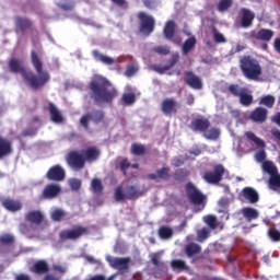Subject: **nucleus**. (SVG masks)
Returning a JSON list of instances; mask_svg holds the SVG:
<instances>
[{
  "mask_svg": "<svg viewBox=\"0 0 280 280\" xmlns=\"http://www.w3.org/2000/svg\"><path fill=\"white\" fill-rule=\"evenodd\" d=\"M126 194H127V199L139 198V196H141V192H139V190H137V187L135 186H128L126 188Z\"/></svg>",
  "mask_w": 280,
  "mask_h": 280,
  "instance_id": "obj_48",
  "label": "nucleus"
},
{
  "mask_svg": "<svg viewBox=\"0 0 280 280\" xmlns=\"http://www.w3.org/2000/svg\"><path fill=\"white\" fill-rule=\"evenodd\" d=\"M275 36V32L271 30L262 28L256 34L257 40H264L265 43H268L272 40V37Z\"/></svg>",
  "mask_w": 280,
  "mask_h": 280,
  "instance_id": "obj_31",
  "label": "nucleus"
},
{
  "mask_svg": "<svg viewBox=\"0 0 280 280\" xmlns=\"http://www.w3.org/2000/svg\"><path fill=\"white\" fill-rule=\"evenodd\" d=\"M240 100V104H242V106H250V104H253V94L250 93V91H248V89H245V91L242 93L241 96H238Z\"/></svg>",
  "mask_w": 280,
  "mask_h": 280,
  "instance_id": "obj_34",
  "label": "nucleus"
},
{
  "mask_svg": "<svg viewBox=\"0 0 280 280\" xmlns=\"http://www.w3.org/2000/svg\"><path fill=\"white\" fill-rule=\"evenodd\" d=\"M81 154L85 162L88 161V163H93L94 161H97L100 159L101 152L97 148L90 147L81 150Z\"/></svg>",
  "mask_w": 280,
  "mask_h": 280,
  "instance_id": "obj_16",
  "label": "nucleus"
},
{
  "mask_svg": "<svg viewBox=\"0 0 280 280\" xmlns=\"http://www.w3.org/2000/svg\"><path fill=\"white\" fill-rule=\"evenodd\" d=\"M205 139H209L211 141H215L220 137V129L212 128L203 133Z\"/></svg>",
  "mask_w": 280,
  "mask_h": 280,
  "instance_id": "obj_44",
  "label": "nucleus"
},
{
  "mask_svg": "<svg viewBox=\"0 0 280 280\" xmlns=\"http://www.w3.org/2000/svg\"><path fill=\"white\" fill-rule=\"evenodd\" d=\"M271 121L280 126V112L271 118Z\"/></svg>",
  "mask_w": 280,
  "mask_h": 280,
  "instance_id": "obj_64",
  "label": "nucleus"
},
{
  "mask_svg": "<svg viewBox=\"0 0 280 280\" xmlns=\"http://www.w3.org/2000/svg\"><path fill=\"white\" fill-rule=\"evenodd\" d=\"M115 199L117 200V202H121V200L128 199V195L124 194V189L121 188V186L116 188Z\"/></svg>",
  "mask_w": 280,
  "mask_h": 280,
  "instance_id": "obj_49",
  "label": "nucleus"
},
{
  "mask_svg": "<svg viewBox=\"0 0 280 280\" xmlns=\"http://www.w3.org/2000/svg\"><path fill=\"white\" fill-rule=\"evenodd\" d=\"M138 16L140 19V32L150 36V34L154 32V18L152 15H148L145 12L139 13Z\"/></svg>",
  "mask_w": 280,
  "mask_h": 280,
  "instance_id": "obj_9",
  "label": "nucleus"
},
{
  "mask_svg": "<svg viewBox=\"0 0 280 280\" xmlns=\"http://www.w3.org/2000/svg\"><path fill=\"white\" fill-rule=\"evenodd\" d=\"M271 135H272V137H275V139H277V141L280 142V130L279 129H277V128L271 129Z\"/></svg>",
  "mask_w": 280,
  "mask_h": 280,
  "instance_id": "obj_63",
  "label": "nucleus"
},
{
  "mask_svg": "<svg viewBox=\"0 0 280 280\" xmlns=\"http://www.w3.org/2000/svg\"><path fill=\"white\" fill-rule=\"evenodd\" d=\"M65 176H66L65 168H62V166L60 165H55L50 167L46 174V178H48V180H56V182L65 180Z\"/></svg>",
  "mask_w": 280,
  "mask_h": 280,
  "instance_id": "obj_13",
  "label": "nucleus"
},
{
  "mask_svg": "<svg viewBox=\"0 0 280 280\" xmlns=\"http://www.w3.org/2000/svg\"><path fill=\"white\" fill-rule=\"evenodd\" d=\"M138 71H139L138 66H128L126 71H125V75L127 78H132V75H135V73H137Z\"/></svg>",
  "mask_w": 280,
  "mask_h": 280,
  "instance_id": "obj_56",
  "label": "nucleus"
},
{
  "mask_svg": "<svg viewBox=\"0 0 280 280\" xmlns=\"http://www.w3.org/2000/svg\"><path fill=\"white\" fill-rule=\"evenodd\" d=\"M261 170L266 174H269V176H275V174H279V168H277V165H275V162L272 161L262 162Z\"/></svg>",
  "mask_w": 280,
  "mask_h": 280,
  "instance_id": "obj_28",
  "label": "nucleus"
},
{
  "mask_svg": "<svg viewBox=\"0 0 280 280\" xmlns=\"http://www.w3.org/2000/svg\"><path fill=\"white\" fill-rule=\"evenodd\" d=\"M185 82L190 86V89H195L197 91L202 89V80H200L198 75L194 74V72H185Z\"/></svg>",
  "mask_w": 280,
  "mask_h": 280,
  "instance_id": "obj_14",
  "label": "nucleus"
},
{
  "mask_svg": "<svg viewBox=\"0 0 280 280\" xmlns=\"http://www.w3.org/2000/svg\"><path fill=\"white\" fill-rule=\"evenodd\" d=\"M151 261L156 268H161L163 266V262L161 261V256L159 254H151Z\"/></svg>",
  "mask_w": 280,
  "mask_h": 280,
  "instance_id": "obj_57",
  "label": "nucleus"
},
{
  "mask_svg": "<svg viewBox=\"0 0 280 280\" xmlns=\"http://www.w3.org/2000/svg\"><path fill=\"white\" fill-rule=\"evenodd\" d=\"M174 30H176V24L174 23V21H168L164 27L165 38H168V39L173 38Z\"/></svg>",
  "mask_w": 280,
  "mask_h": 280,
  "instance_id": "obj_38",
  "label": "nucleus"
},
{
  "mask_svg": "<svg viewBox=\"0 0 280 280\" xmlns=\"http://www.w3.org/2000/svg\"><path fill=\"white\" fill-rule=\"evenodd\" d=\"M268 235L272 242H280V232L276 229H270Z\"/></svg>",
  "mask_w": 280,
  "mask_h": 280,
  "instance_id": "obj_54",
  "label": "nucleus"
},
{
  "mask_svg": "<svg viewBox=\"0 0 280 280\" xmlns=\"http://www.w3.org/2000/svg\"><path fill=\"white\" fill-rule=\"evenodd\" d=\"M211 233V229L209 228H202L197 232V240L198 242H205L207 237H209V234Z\"/></svg>",
  "mask_w": 280,
  "mask_h": 280,
  "instance_id": "obj_46",
  "label": "nucleus"
},
{
  "mask_svg": "<svg viewBox=\"0 0 280 280\" xmlns=\"http://www.w3.org/2000/svg\"><path fill=\"white\" fill-rule=\"evenodd\" d=\"M232 198L222 197L219 201V213H225V220H229V206L231 205Z\"/></svg>",
  "mask_w": 280,
  "mask_h": 280,
  "instance_id": "obj_27",
  "label": "nucleus"
},
{
  "mask_svg": "<svg viewBox=\"0 0 280 280\" xmlns=\"http://www.w3.org/2000/svg\"><path fill=\"white\" fill-rule=\"evenodd\" d=\"M201 248L200 245L196 244V243H190L188 245H186L185 247V253L187 255V257H194V255H198V253H200Z\"/></svg>",
  "mask_w": 280,
  "mask_h": 280,
  "instance_id": "obj_37",
  "label": "nucleus"
},
{
  "mask_svg": "<svg viewBox=\"0 0 280 280\" xmlns=\"http://www.w3.org/2000/svg\"><path fill=\"white\" fill-rule=\"evenodd\" d=\"M2 205L7 211H11L13 213L23 209V203L19 200L5 199Z\"/></svg>",
  "mask_w": 280,
  "mask_h": 280,
  "instance_id": "obj_23",
  "label": "nucleus"
},
{
  "mask_svg": "<svg viewBox=\"0 0 280 280\" xmlns=\"http://www.w3.org/2000/svg\"><path fill=\"white\" fill-rule=\"evenodd\" d=\"M68 165L72 170H75L77 172L80 170H84V165L86 161L84 160V155H82V151H72L68 154L67 158Z\"/></svg>",
  "mask_w": 280,
  "mask_h": 280,
  "instance_id": "obj_7",
  "label": "nucleus"
},
{
  "mask_svg": "<svg viewBox=\"0 0 280 280\" xmlns=\"http://www.w3.org/2000/svg\"><path fill=\"white\" fill-rule=\"evenodd\" d=\"M186 194L192 205H198L201 209H205V201L207 200V197H205V195H202L194 184L189 183L186 185Z\"/></svg>",
  "mask_w": 280,
  "mask_h": 280,
  "instance_id": "obj_6",
  "label": "nucleus"
},
{
  "mask_svg": "<svg viewBox=\"0 0 280 280\" xmlns=\"http://www.w3.org/2000/svg\"><path fill=\"white\" fill-rule=\"evenodd\" d=\"M269 189L272 191H280V174L271 175L268 180Z\"/></svg>",
  "mask_w": 280,
  "mask_h": 280,
  "instance_id": "obj_33",
  "label": "nucleus"
},
{
  "mask_svg": "<svg viewBox=\"0 0 280 280\" xmlns=\"http://www.w3.org/2000/svg\"><path fill=\"white\" fill-rule=\"evenodd\" d=\"M212 34L215 43H226V37H224L222 33L218 32V30H213Z\"/></svg>",
  "mask_w": 280,
  "mask_h": 280,
  "instance_id": "obj_58",
  "label": "nucleus"
},
{
  "mask_svg": "<svg viewBox=\"0 0 280 280\" xmlns=\"http://www.w3.org/2000/svg\"><path fill=\"white\" fill-rule=\"evenodd\" d=\"M224 172H226V170L223 165H217L214 166L213 172H207L203 174V180H206V183H209L210 185H218V183L222 180Z\"/></svg>",
  "mask_w": 280,
  "mask_h": 280,
  "instance_id": "obj_10",
  "label": "nucleus"
},
{
  "mask_svg": "<svg viewBox=\"0 0 280 280\" xmlns=\"http://www.w3.org/2000/svg\"><path fill=\"white\" fill-rule=\"evenodd\" d=\"M15 25L20 30V32H25V30H30V27H32V21L25 18H16Z\"/></svg>",
  "mask_w": 280,
  "mask_h": 280,
  "instance_id": "obj_36",
  "label": "nucleus"
},
{
  "mask_svg": "<svg viewBox=\"0 0 280 280\" xmlns=\"http://www.w3.org/2000/svg\"><path fill=\"white\" fill-rule=\"evenodd\" d=\"M211 124L207 118H197L191 121L190 124V130H194V132H205Z\"/></svg>",
  "mask_w": 280,
  "mask_h": 280,
  "instance_id": "obj_17",
  "label": "nucleus"
},
{
  "mask_svg": "<svg viewBox=\"0 0 280 280\" xmlns=\"http://www.w3.org/2000/svg\"><path fill=\"white\" fill-rule=\"evenodd\" d=\"M2 244H14V236L12 234H3L0 236Z\"/></svg>",
  "mask_w": 280,
  "mask_h": 280,
  "instance_id": "obj_55",
  "label": "nucleus"
},
{
  "mask_svg": "<svg viewBox=\"0 0 280 280\" xmlns=\"http://www.w3.org/2000/svg\"><path fill=\"white\" fill-rule=\"evenodd\" d=\"M196 47V37L191 36L186 39L182 46L183 56H188V54Z\"/></svg>",
  "mask_w": 280,
  "mask_h": 280,
  "instance_id": "obj_30",
  "label": "nucleus"
},
{
  "mask_svg": "<svg viewBox=\"0 0 280 280\" xmlns=\"http://www.w3.org/2000/svg\"><path fill=\"white\" fill-rule=\"evenodd\" d=\"M31 62L37 73V77L32 73V71L25 70L21 60L14 57L9 60V69L11 73H22L26 84L36 91L37 89H40V86H45V84L49 82L50 78L49 72L43 71V60H40L36 51H32Z\"/></svg>",
  "mask_w": 280,
  "mask_h": 280,
  "instance_id": "obj_1",
  "label": "nucleus"
},
{
  "mask_svg": "<svg viewBox=\"0 0 280 280\" xmlns=\"http://www.w3.org/2000/svg\"><path fill=\"white\" fill-rule=\"evenodd\" d=\"M171 268L175 272H183V270H189V266H187V262L180 259H174L171 261Z\"/></svg>",
  "mask_w": 280,
  "mask_h": 280,
  "instance_id": "obj_32",
  "label": "nucleus"
},
{
  "mask_svg": "<svg viewBox=\"0 0 280 280\" xmlns=\"http://www.w3.org/2000/svg\"><path fill=\"white\" fill-rule=\"evenodd\" d=\"M106 261L109 262L112 268L116 270H128V265L130 264V258H119L113 256H106Z\"/></svg>",
  "mask_w": 280,
  "mask_h": 280,
  "instance_id": "obj_11",
  "label": "nucleus"
},
{
  "mask_svg": "<svg viewBox=\"0 0 280 280\" xmlns=\"http://www.w3.org/2000/svg\"><path fill=\"white\" fill-rule=\"evenodd\" d=\"M242 194L245 200H248L252 205L259 202V194L253 187H245Z\"/></svg>",
  "mask_w": 280,
  "mask_h": 280,
  "instance_id": "obj_20",
  "label": "nucleus"
},
{
  "mask_svg": "<svg viewBox=\"0 0 280 280\" xmlns=\"http://www.w3.org/2000/svg\"><path fill=\"white\" fill-rule=\"evenodd\" d=\"M155 54H160L161 56H167L170 54V47L167 46H158L154 48Z\"/></svg>",
  "mask_w": 280,
  "mask_h": 280,
  "instance_id": "obj_60",
  "label": "nucleus"
},
{
  "mask_svg": "<svg viewBox=\"0 0 280 280\" xmlns=\"http://www.w3.org/2000/svg\"><path fill=\"white\" fill-rule=\"evenodd\" d=\"M159 235L161 240H172V236L174 235V231L168 226H162L159 230Z\"/></svg>",
  "mask_w": 280,
  "mask_h": 280,
  "instance_id": "obj_39",
  "label": "nucleus"
},
{
  "mask_svg": "<svg viewBox=\"0 0 280 280\" xmlns=\"http://www.w3.org/2000/svg\"><path fill=\"white\" fill-rule=\"evenodd\" d=\"M12 142L3 137H0V160L12 154Z\"/></svg>",
  "mask_w": 280,
  "mask_h": 280,
  "instance_id": "obj_19",
  "label": "nucleus"
},
{
  "mask_svg": "<svg viewBox=\"0 0 280 280\" xmlns=\"http://www.w3.org/2000/svg\"><path fill=\"white\" fill-rule=\"evenodd\" d=\"M176 110V101L167 98L162 103V112L165 115H172Z\"/></svg>",
  "mask_w": 280,
  "mask_h": 280,
  "instance_id": "obj_29",
  "label": "nucleus"
},
{
  "mask_svg": "<svg viewBox=\"0 0 280 280\" xmlns=\"http://www.w3.org/2000/svg\"><path fill=\"white\" fill-rule=\"evenodd\" d=\"M203 222L210 226V230L218 229V219L214 215H206L203 217Z\"/></svg>",
  "mask_w": 280,
  "mask_h": 280,
  "instance_id": "obj_47",
  "label": "nucleus"
},
{
  "mask_svg": "<svg viewBox=\"0 0 280 280\" xmlns=\"http://www.w3.org/2000/svg\"><path fill=\"white\" fill-rule=\"evenodd\" d=\"M131 152L137 156H141V154L145 152V147H143L142 144H132Z\"/></svg>",
  "mask_w": 280,
  "mask_h": 280,
  "instance_id": "obj_52",
  "label": "nucleus"
},
{
  "mask_svg": "<svg viewBox=\"0 0 280 280\" xmlns=\"http://www.w3.org/2000/svg\"><path fill=\"white\" fill-rule=\"evenodd\" d=\"M69 185L71 187V189H73V191H78V189H80V187H82V182H80V179H70L69 180Z\"/></svg>",
  "mask_w": 280,
  "mask_h": 280,
  "instance_id": "obj_59",
  "label": "nucleus"
},
{
  "mask_svg": "<svg viewBox=\"0 0 280 280\" xmlns=\"http://www.w3.org/2000/svg\"><path fill=\"white\" fill-rule=\"evenodd\" d=\"M275 102H276V98L272 95L262 96L260 100V104L262 106H267V108H272V106H275Z\"/></svg>",
  "mask_w": 280,
  "mask_h": 280,
  "instance_id": "obj_45",
  "label": "nucleus"
},
{
  "mask_svg": "<svg viewBox=\"0 0 280 280\" xmlns=\"http://www.w3.org/2000/svg\"><path fill=\"white\" fill-rule=\"evenodd\" d=\"M128 167H130V163H128V160H122L120 162V168L122 174H126V170H128Z\"/></svg>",
  "mask_w": 280,
  "mask_h": 280,
  "instance_id": "obj_61",
  "label": "nucleus"
},
{
  "mask_svg": "<svg viewBox=\"0 0 280 280\" xmlns=\"http://www.w3.org/2000/svg\"><path fill=\"white\" fill-rule=\"evenodd\" d=\"M228 91L233 95L234 97H240L244 91H246V88H242L238 84H231L228 88Z\"/></svg>",
  "mask_w": 280,
  "mask_h": 280,
  "instance_id": "obj_40",
  "label": "nucleus"
},
{
  "mask_svg": "<svg viewBox=\"0 0 280 280\" xmlns=\"http://www.w3.org/2000/svg\"><path fill=\"white\" fill-rule=\"evenodd\" d=\"M52 269L60 272V275H65V272H67V267H62L60 265H54Z\"/></svg>",
  "mask_w": 280,
  "mask_h": 280,
  "instance_id": "obj_62",
  "label": "nucleus"
},
{
  "mask_svg": "<svg viewBox=\"0 0 280 280\" xmlns=\"http://www.w3.org/2000/svg\"><path fill=\"white\" fill-rule=\"evenodd\" d=\"M240 67L244 78L247 80L257 81L261 78V65H259V61L252 56H244L240 60Z\"/></svg>",
  "mask_w": 280,
  "mask_h": 280,
  "instance_id": "obj_3",
  "label": "nucleus"
},
{
  "mask_svg": "<svg viewBox=\"0 0 280 280\" xmlns=\"http://www.w3.org/2000/svg\"><path fill=\"white\" fill-rule=\"evenodd\" d=\"M245 137L249 141H253V143H255V145H257V148H261L255 154V160L257 161V163H262V164L266 163L267 154H266V150H262L264 148H266V142H264V140H261L258 137H256V135L253 133V131H246L245 132Z\"/></svg>",
  "mask_w": 280,
  "mask_h": 280,
  "instance_id": "obj_5",
  "label": "nucleus"
},
{
  "mask_svg": "<svg viewBox=\"0 0 280 280\" xmlns=\"http://www.w3.org/2000/svg\"><path fill=\"white\" fill-rule=\"evenodd\" d=\"M102 119H104V113L102 112H94L93 115L91 114H86L84 115L81 119H80V124L81 126H83V128H85L86 130H89V121H95V124L102 121Z\"/></svg>",
  "mask_w": 280,
  "mask_h": 280,
  "instance_id": "obj_15",
  "label": "nucleus"
},
{
  "mask_svg": "<svg viewBox=\"0 0 280 280\" xmlns=\"http://www.w3.org/2000/svg\"><path fill=\"white\" fill-rule=\"evenodd\" d=\"M60 191H62V188L58 184H49L47 185L43 190V198L46 200H54V198H58L60 195Z\"/></svg>",
  "mask_w": 280,
  "mask_h": 280,
  "instance_id": "obj_12",
  "label": "nucleus"
},
{
  "mask_svg": "<svg viewBox=\"0 0 280 280\" xmlns=\"http://www.w3.org/2000/svg\"><path fill=\"white\" fill-rule=\"evenodd\" d=\"M149 178L151 180H156V178L167 179L170 178V168L163 167L162 170L156 171V173L150 174Z\"/></svg>",
  "mask_w": 280,
  "mask_h": 280,
  "instance_id": "obj_35",
  "label": "nucleus"
},
{
  "mask_svg": "<svg viewBox=\"0 0 280 280\" xmlns=\"http://www.w3.org/2000/svg\"><path fill=\"white\" fill-rule=\"evenodd\" d=\"M93 56L96 60H98V62H102L103 65H107V66H110V65H115V62H121V58H112V57H108L106 55H103V54H100V51L97 50H93Z\"/></svg>",
  "mask_w": 280,
  "mask_h": 280,
  "instance_id": "obj_21",
  "label": "nucleus"
},
{
  "mask_svg": "<svg viewBox=\"0 0 280 280\" xmlns=\"http://www.w3.org/2000/svg\"><path fill=\"white\" fill-rule=\"evenodd\" d=\"M90 89L93 92L95 102L98 104H102V102H113L117 97V90L102 75H94L92 78Z\"/></svg>",
  "mask_w": 280,
  "mask_h": 280,
  "instance_id": "obj_2",
  "label": "nucleus"
},
{
  "mask_svg": "<svg viewBox=\"0 0 280 280\" xmlns=\"http://www.w3.org/2000/svg\"><path fill=\"white\" fill-rule=\"evenodd\" d=\"M246 49V44L238 42L234 48L230 50V56H235V54H240V51H244Z\"/></svg>",
  "mask_w": 280,
  "mask_h": 280,
  "instance_id": "obj_53",
  "label": "nucleus"
},
{
  "mask_svg": "<svg viewBox=\"0 0 280 280\" xmlns=\"http://www.w3.org/2000/svg\"><path fill=\"white\" fill-rule=\"evenodd\" d=\"M122 104H126L127 106H132V104H135V102H137V96L135 95V93H125L122 94Z\"/></svg>",
  "mask_w": 280,
  "mask_h": 280,
  "instance_id": "obj_42",
  "label": "nucleus"
},
{
  "mask_svg": "<svg viewBox=\"0 0 280 280\" xmlns=\"http://www.w3.org/2000/svg\"><path fill=\"white\" fill-rule=\"evenodd\" d=\"M179 60V56L178 54L173 55L171 61H170V66H165L164 68H155V71H159V73H165V71H170V69H172V67H174V65H176V62H178Z\"/></svg>",
  "mask_w": 280,
  "mask_h": 280,
  "instance_id": "obj_43",
  "label": "nucleus"
},
{
  "mask_svg": "<svg viewBox=\"0 0 280 280\" xmlns=\"http://www.w3.org/2000/svg\"><path fill=\"white\" fill-rule=\"evenodd\" d=\"M82 235H89V228L75 226L70 230H63L60 232L59 237L61 240H79Z\"/></svg>",
  "mask_w": 280,
  "mask_h": 280,
  "instance_id": "obj_8",
  "label": "nucleus"
},
{
  "mask_svg": "<svg viewBox=\"0 0 280 280\" xmlns=\"http://www.w3.org/2000/svg\"><path fill=\"white\" fill-rule=\"evenodd\" d=\"M31 272H35V275H45V272H49V265H47V261L45 260H39L33 265Z\"/></svg>",
  "mask_w": 280,
  "mask_h": 280,
  "instance_id": "obj_25",
  "label": "nucleus"
},
{
  "mask_svg": "<svg viewBox=\"0 0 280 280\" xmlns=\"http://www.w3.org/2000/svg\"><path fill=\"white\" fill-rule=\"evenodd\" d=\"M233 4V0H221L218 4L219 12H225Z\"/></svg>",
  "mask_w": 280,
  "mask_h": 280,
  "instance_id": "obj_51",
  "label": "nucleus"
},
{
  "mask_svg": "<svg viewBox=\"0 0 280 280\" xmlns=\"http://www.w3.org/2000/svg\"><path fill=\"white\" fill-rule=\"evenodd\" d=\"M65 215H67V212L60 208H55L50 213L51 220H54V222H60Z\"/></svg>",
  "mask_w": 280,
  "mask_h": 280,
  "instance_id": "obj_41",
  "label": "nucleus"
},
{
  "mask_svg": "<svg viewBox=\"0 0 280 280\" xmlns=\"http://www.w3.org/2000/svg\"><path fill=\"white\" fill-rule=\"evenodd\" d=\"M48 110L50 113V119L54 124H62L65 121V117H62V113H60L56 105L49 104Z\"/></svg>",
  "mask_w": 280,
  "mask_h": 280,
  "instance_id": "obj_24",
  "label": "nucleus"
},
{
  "mask_svg": "<svg viewBox=\"0 0 280 280\" xmlns=\"http://www.w3.org/2000/svg\"><path fill=\"white\" fill-rule=\"evenodd\" d=\"M268 117V109L264 107H257L250 114V120L255 121L256 124H264Z\"/></svg>",
  "mask_w": 280,
  "mask_h": 280,
  "instance_id": "obj_18",
  "label": "nucleus"
},
{
  "mask_svg": "<svg viewBox=\"0 0 280 280\" xmlns=\"http://www.w3.org/2000/svg\"><path fill=\"white\" fill-rule=\"evenodd\" d=\"M91 187L94 194H101L102 189H104V187L102 186V180H100L98 178L92 180Z\"/></svg>",
  "mask_w": 280,
  "mask_h": 280,
  "instance_id": "obj_50",
  "label": "nucleus"
},
{
  "mask_svg": "<svg viewBox=\"0 0 280 280\" xmlns=\"http://www.w3.org/2000/svg\"><path fill=\"white\" fill-rule=\"evenodd\" d=\"M242 22L241 25L242 27H250V25H253V21H255V13H253L250 10L248 9H243L242 10Z\"/></svg>",
  "mask_w": 280,
  "mask_h": 280,
  "instance_id": "obj_22",
  "label": "nucleus"
},
{
  "mask_svg": "<svg viewBox=\"0 0 280 280\" xmlns=\"http://www.w3.org/2000/svg\"><path fill=\"white\" fill-rule=\"evenodd\" d=\"M242 215L246 219L247 222H253V220H257L259 218V210L255 208H243Z\"/></svg>",
  "mask_w": 280,
  "mask_h": 280,
  "instance_id": "obj_26",
  "label": "nucleus"
},
{
  "mask_svg": "<svg viewBox=\"0 0 280 280\" xmlns=\"http://www.w3.org/2000/svg\"><path fill=\"white\" fill-rule=\"evenodd\" d=\"M24 218L26 222H31V224H36V228L32 225L27 228V225L21 224L20 231L24 235H32V231L34 232L38 231V229H40V224L43 223V220H45V215L43 214V212H40V210L28 211Z\"/></svg>",
  "mask_w": 280,
  "mask_h": 280,
  "instance_id": "obj_4",
  "label": "nucleus"
}]
</instances>
